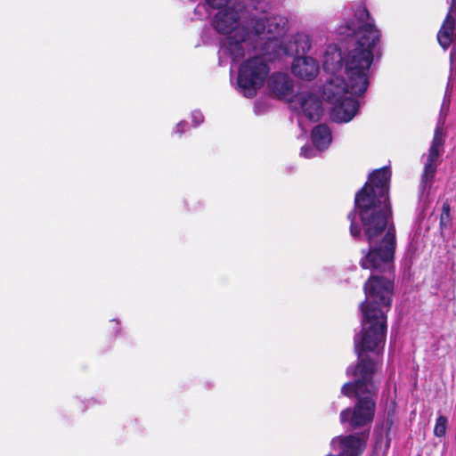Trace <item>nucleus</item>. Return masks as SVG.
I'll use <instances>...</instances> for the list:
<instances>
[{"mask_svg":"<svg viewBox=\"0 0 456 456\" xmlns=\"http://www.w3.org/2000/svg\"><path fill=\"white\" fill-rule=\"evenodd\" d=\"M391 171L388 167L374 170L364 187L357 192L354 209L348 214L350 233L359 237L361 228L356 223L359 213L366 239L370 245L368 253L361 260L363 269L372 274L364 284L365 301L361 304L362 314L371 311L387 315L390 310L394 285L390 279L375 273H387L392 268L395 248V229L389 224L391 214L388 189Z\"/></svg>","mask_w":456,"mask_h":456,"instance_id":"f257e3e1","label":"nucleus"},{"mask_svg":"<svg viewBox=\"0 0 456 456\" xmlns=\"http://www.w3.org/2000/svg\"><path fill=\"white\" fill-rule=\"evenodd\" d=\"M354 17L338 28L346 39L344 49L328 45L323 57V69L330 77L322 97L331 105L330 118L337 123H347L358 113L360 103L355 97L369 86L373 50L380 37L365 6H357Z\"/></svg>","mask_w":456,"mask_h":456,"instance_id":"f03ea898","label":"nucleus"},{"mask_svg":"<svg viewBox=\"0 0 456 456\" xmlns=\"http://www.w3.org/2000/svg\"><path fill=\"white\" fill-rule=\"evenodd\" d=\"M253 16L254 12L240 3L233 4L215 14L213 27L219 34L225 36L219 50L221 65L228 60L235 63L249 52Z\"/></svg>","mask_w":456,"mask_h":456,"instance_id":"7ed1b4c3","label":"nucleus"},{"mask_svg":"<svg viewBox=\"0 0 456 456\" xmlns=\"http://www.w3.org/2000/svg\"><path fill=\"white\" fill-rule=\"evenodd\" d=\"M362 314V330L354 337V350L358 355L359 362L355 367L349 366L346 375L351 373L362 374L370 369V376L377 370V361L367 355V353L379 357L384 349L387 334V315H375L371 311Z\"/></svg>","mask_w":456,"mask_h":456,"instance_id":"20e7f679","label":"nucleus"},{"mask_svg":"<svg viewBox=\"0 0 456 456\" xmlns=\"http://www.w3.org/2000/svg\"><path fill=\"white\" fill-rule=\"evenodd\" d=\"M266 12H254L251 19L250 49L260 48L263 53L275 59L289 55L293 48L287 45L289 20L283 15L266 16Z\"/></svg>","mask_w":456,"mask_h":456,"instance_id":"39448f33","label":"nucleus"},{"mask_svg":"<svg viewBox=\"0 0 456 456\" xmlns=\"http://www.w3.org/2000/svg\"><path fill=\"white\" fill-rule=\"evenodd\" d=\"M354 382L343 385L341 394L347 397H357L354 408L343 410L340 413L341 423L348 422L353 428L370 425L374 418L376 403L373 396L378 391V386L370 376V370L362 374L351 373Z\"/></svg>","mask_w":456,"mask_h":456,"instance_id":"423d86ee","label":"nucleus"},{"mask_svg":"<svg viewBox=\"0 0 456 456\" xmlns=\"http://www.w3.org/2000/svg\"><path fill=\"white\" fill-rule=\"evenodd\" d=\"M456 70V47L453 46L450 53V77L447 83L446 91L444 98V102L441 107L440 117L437 126L435 131L432 144L429 148L428 154L424 157V170L421 175V189L426 191L427 188L431 186L433 179L436 173V167L439 158L443 151L444 146V133L443 126L446 113L449 110L450 97H451V79L452 72Z\"/></svg>","mask_w":456,"mask_h":456,"instance_id":"0eeeda50","label":"nucleus"},{"mask_svg":"<svg viewBox=\"0 0 456 456\" xmlns=\"http://www.w3.org/2000/svg\"><path fill=\"white\" fill-rule=\"evenodd\" d=\"M251 50L256 51V54L241 63L237 78V90L247 98L254 97L263 86L270 72L268 62L273 60L263 53L260 48Z\"/></svg>","mask_w":456,"mask_h":456,"instance_id":"6e6552de","label":"nucleus"},{"mask_svg":"<svg viewBox=\"0 0 456 456\" xmlns=\"http://www.w3.org/2000/svg\"><path fill=\"white\" fill-rule=\"evenodd\" d=\"M291 108L296 110L298 117V126L306 133L305 120L316 122L322 114V102L320 98L309 92H301L297 94L290 102Z\"/></svg>","mask_w":456,"mask_h":456,"instance_id":"1a4fd4ad","label":"nucleus"},{"mask_svg":"<svg viewBox=\"0 0 456 456\" xmlns=\"http://www.w3.org/2000/svg\"><path fill=\"white\" fill-rule=\"evenodd\" d=\"M368 433L362 434V437L356 436H337L331 440L333 450L338 451L341 456H359L362 453Z\"/></svg>","mask_w":456,"mask_h":456,"instance_id":"9d476101","label":"nucleus"},{"mask_svg":"<svg viewBox=\"0 0 456 456\" xmlns=\"http://www.w3.org/2000/svg\"><path fill=\"white\" fill-rule=\"evenodd\" d=\"M450 7L444 23L438 31L437 40L445 50L456 38V0H450Z\"/></svg>","mask_w":456,"mask_h":456,"instance_id":"9b49d317","label":"nucleus"},{"mask_svg":"<svg viewBox=\"0 0 456 456\" xmlns=\"http://www.w3.org/2000/svg\"><path fill=\"white\" fill-rule=\"evenodd\" d=\"M319 69L318 61L310 56H297L291 65V71L294 76L304 80L315 78L319 73Z\"/></svg>","mask_w":456,"mask_h":456,"instance_id":"f8f14e48","label":"nucleus"},{"mask_svg":"<svg viewBox=\"0 0 456 456\" xmlns=\"http://www.w3.org/2000/svg\"><path fill=\"white\" fill-rule=\"evenodd\" d=\"M268 87L278 98L289 95L293 90V81L286 73H273L268 80Z\"/></svg>","mask_w":456,"mask_h":456,"instance_id":"ddd939ff","label":"nucleus"},{"mask_svg":"<svg viewBox=\"0 0 456 456\" xmlns=\"http://www.w3.org/2000/svg\"><path fill=\"white\" fill-rule=\"evenodd\" d=\"M312 142L319 151L326 150L331 143L330 129L326 125H318L312 131Z\"/></svg>","mask_w":456,"mask_h":456,"instance_id":"4468645a","label":"nucleus"},{"mask_svg":"<svg viewBox=\"0 0 456 456\" xmlns=\"http://www.w3.org/2000/svg\"><path fill=\"white\" fill-rule=\"evenodd\" d=\"M291 40L287 39V45L293 48V53H307L312 49V40L310 36L305 32H297L291 37Z\"/></svg>","mask_w":456,"mask_h":456,"instance_id":"2eb2a0df","label":"nucleus"},{"mask_svg":"<svg viewBox=\"0 0 456 456\" xmlns=\"http://www.w3.org/2000/svg\"><path fill=\"white\" fill-rule=\"evenodd\" d=\"M243 5L259 13L267 12L270 8L269 0H245Z\"/></svg>","mask_w":456,"mask_h":456,"instance_id":"dca6fc26","label":"nucleus"},{"mask_svg":"<svg viewBox=\"0 0 456 456\" xmlns=\"http://www.w3.org/2000/svg\"><path fill=\"white\" fill-rule=\"evenodd\" d=\"M447 419L444 416H439L436 419L434 434L437 437H442L446 433Z\"/></svg>","mask_w":456,"mask_h":456,"instance_id":"f3484780","label":"nucleus"},{"mask_svg":"<svg viewBox=\"0 0 456 456\" xmlns=\"http://www.w3.org/2000/svg\"><path fill=\"white\" fill-rule=\"evenodd\" d=\"M205 2L209 8L216 9L217 12L232 5L230 0H205Z\"/></svg>","mask_w":456,"mask_h":456,"instance_id":"a211bd4d","label":"nucleus"},{"mask_svg":"<svg viewBox=\"0 0 456 456\" xmlns=\"http://www.w3.org/2000/svg\"><path fill=\"white\" fill-rule=\"evenodd\" d=\"M318 150L312 148L309 145H305L301 148L300 155L305 159H311L316 156Z\"/></svg>","mask_w":456,"mask_h":456,"instance_id":"6ab92c4d","label":"nucleus"},{"mask_svg":"<svg viewBox=\"0 0 456 456\" xmlns=\"http://www.w3.org/2000/svg\"><path fill=\"white\" fill-rule=\"evenodd\" d=\"M191 121L194 124V126H200L204 121V117L201 111L193 110L191 112Z\"/></svg>","mask_w":456,"mask_h":456,"instance_id":"aec40b11","label":"nucleus"},{"mask_svg":"<svg viewBox=\"0 0 456 456\" xmlns=\"http://www.w3.org/2000/svg\"><path fill=\"white\" fill-rule=\"evenodd\" d=\"M195 15L198 16L199 19H204L208 16L207 8L204 4H199L194 10Z\"/></svg>","mask_w":456,"mask_h":456,"instance_id":"412c9836","label":"nucleus"},{"mask_svg":"<svg viewBox=\"0 0 456 456\" xmlns=\"http://www.w3.org/2000/svg\"><path fill=\"white\" fill-rule=\"evenodd\" d=\"M187 126H188L187 122L181 121L176 125L175 133L178 134L179 135H182L186 131Z\"/></svg>","mask_w":456,"mask_h":456,"instance_id":"4be33fe9","label":"nucleus"},{"mask_svg":"<svg viewBox=\"0 0 456 456\" xmlns=\"http://www.w3.org/2000/svg\"><path fill=\"white\" fill-rule=\"evenodd\" d=\"M111 322H113V324H114V327H113L114 333L118 334L119 332V323L114 320L111 321Z\"/></svg>","mask_w":456,"mask_h":456,"instance_id":"5701e85b","label":"nucleus"},{"mask_svg":"<svg viewBox=\"0 0 456 456\" xmlns=\"http://www.w3.org/2000/svg\"><path fill=\"white\" fill-rule=\"evenodd\" d=\"M444 215H445L446 216H449V206H445L444 205L443 207V215H442V219L444 218Z\"/></svg>","mask_w":456,"mask_h":456,"instance_id":"b1692460","label":"nucleus"}]
</instances>
